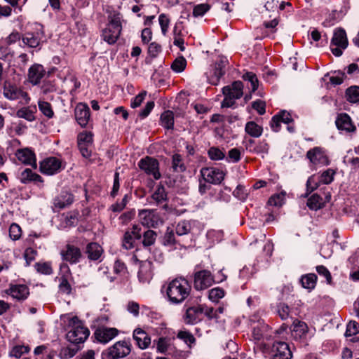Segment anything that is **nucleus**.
I'll use <instances>...</instances> for the list:
<instances>
[{
	"instance_id": "obj_1",
	"label": "nucleus",
	"mask_w": 359,
	"mask_h": 359,
	"mask_svg": "<svg viewBox=\"0 0 359 359\" xmlns=\"http://www.w3.org/2000/svg\"><path fill=\"white\" fill-rule=\"evenodd\" d=\"M168 301L171 304H180L190 295L191 287L184 278H176L164 286Z\"/></svg>"
},
{
	"instance_id": "obj_2",
	"label": "nucleus",
	"mask_w": 359,
	"mask_h": 359,
	"mask_svg": "<svg viewBox=\"0 0 359 359\" xmlns=\"http://www.w3.org/2000/svg\"><path fill=\"white\" fill-rule=\"evenodd\" d=\"M122 16L120 13H114L109 16V22L102 29L101 37L109 45L114 44L120 36L122 30Z\"/></svg>"
},
{
	"instance_id": "obj_3",
	"label": "nucleus",
	"mask_w": 359,
	"mask_h": 359,
	"mask_svg": "<svg viewBox=\"0 0 359 359\" xmlns=\"http://www.w3.org/2000/svg\"><path fill=\"white\" fill-rule=\"evenodd\" d=\"M67 330V339L74 344L83 343L88 336V330L76 316L68 317Z\"/></svg>"
},
{
	"instance_id": "obj_4",
	"label": "nucleus",
	"mask_w": 359,
	"mask_h": 359,
	"mask_svg": "<svg viewBox=\"0 0 359 359\" xmlns=\"http://www.w3.org/2000/svg\"><path fill=\"white\" fill-rule=\"evenodd\" d=\"M243 90V84L240 81H234L231 86H224L222 88L224 99L222 102V107H232L235 104V100L242 97Z\"/></svg>"
},
{
	"instance_id": "obj_5",
	"label": "nucleus",
	"mask_w": 359,
	"mask_h": 359,
	"mask_svg": "<svg viewBox=\"0 0 359 359\" xmlns=\"http://www.w3.org/2000/svg\"><path fill=\"white\" fill-rule=\"evenodd\" d=\"M131 351L130 345L126 341H118L102 353V359H121Z\"/></svg>"
},
{
	"instance_id": "obj_6",
	"label": "nucleus",
	"mask_w": 359,
	"mask_h": 359,
	"mask_svg": "<svg viewBox=\"0 0 359 359\" xmlns=\"http://www.w3.org/2000/svg\"><path fill=\"white\" fill-rule=\"evenodd\" d=\"M348 46V41L346 31L343 28H337L334 31L330 43V50L334 55L339 57L343 50Z\"/></svg>"
},
{
	"instance_id": "obj_7",
	"label": "nucleus",
	"mask_w": 359,
	"mask_h": 359,
	"mask_svg": "<svg viewBox=\"0 0 359 359\" xmlns=\"http://www.w3.org/2000/svg\"><path fill=\"white\" fill-rule=\"evenodd\" d=\"M139 220L147 227L156 228L163 224V220L156 210L143 209L139 211Z\"/></svg>"
},
{
	"instance_id": "obj_8",
	"label": "nucleus",
	"mask_w": 359,
	"mask_h": 359,
	"mask_svg": "<svg viewBox=\"0 0 359 359\" xmlns=\"http://www.w3.org/2000/svg\"><path fill=\"white\" fill-rule=\"evenodd\" d=\"M138 166L147 175L151 176L154 180H157L161 177L159 172L158 161L154 158L147 156L142 158L138 163Z\"/></svg>"
},
{
	"instance_id": "obj_9",
	"label": "nucleus",
	"mask_w": 359,
	"mask_h": 359,
	"mask_svg": "<svg viewBox=\"0 0 359 359\" xmlns=\"http://www.w3.org/2000/svg\"><path fill=\"white\" fill-rule=\"evenodd\" d=\"M201 175L205 182L214 184H220L225 175L223 170L213 167L203 168Z\"/></svg>"
},
{
	"instance_id": "obj_10",
	"label": "nucleus",
	"mask_w": 359,
	"mask_h": 359,
	"mask_svg": "<svg viewBox=\"0 0 359 359\" xmlns=\"http://www.w3.org/2000/svg\"><path fill=\"white\" fill-rule=\"evenodd\" d=\"M4 95L8 100H14L22 98L27 102L29 100L28 94L16 86L6 81L4 85Z\"/></svg>"
},
{
	"instance_id": "obj_11",
	"label": "nucleus",
	"mask_w": 359,
	"mask_h": 359,
	"mask_svg": "<svg viewBox=\"0 0 359 359\" xmlns=\"http://www.w3.org/2000/svg\"><path fill=\"white\" fill-rule=\"evenodd\" d=\"M118 334V330L114 327H99L95 332V339L101 344H107L116 337Z\"/></svg>"
},
{
	"instance_id": "obj_12",
	"label": "nucleus",
	"mask_w": 359,
	"mask_h": 359,
	"mask_svg": "<svg viewBox=\"0 0 359 359\" xmlns=\"http://www.w3.org/2000/svg\"><path fill=\"white\" fill-rule=\"evenodd\" d=\"M62 168V162L55 157L48 158L40 163V170L42 173L53 175L59 172Z\"/></svg>"
},
{
	"instance_id": "obj_13",
	"label": "nucleus",
	"mask_w": 359,
	"mask_h": 359,
	"mask_svg": "<svg viewBox=\"0 0 359 359\" xmlns=\"http://www.w3.org/2000/svg\"><path fill=\"white\" fill-rule=\"evenodd\" d=\"M215 282L211 273L207 270L198 271L194 275V287L197 290H204Z\"/></svg>"
},
{
	"instance_id": "obj_14",
	"label": "nucleus",
	"mask_w": 359,
	"mask_h": 359,
	"mask_svg": "<svg viewBox=\"0 0 359 359\" xmlns=\"http://www.w3.org/2000/svg\"><path fill=\"white\" fill-rule=\"evenodd\" d=\"M306 156L314 166H324L329 164L327 155L320 147H314L309 150Z\"/></svg>"
},
{
	"instance_id": "obj_15",
	"label": "nucleus",
	"mask_w": 359,
	"mask_h": 359,
	"mask_svg": "<svg viewBox=\"0 0 359 359\" xmlns=\"http://www.w3.org/2000/svg\"><path fill=\"white\" fill-rule=\"evenodd\" d=\"M6 293L13 299L24 301L29 295V289L24 284H11L6 290Z\"/></svg>"
},
{
	"instance_id": "obj_16",
	"label": "nucleus",
	"mask_w": 359,
	"mask_h": 359,
	"mask_svg": "<svg viewBox=\"0 0 359 359\" xmlns=\"http://www.w3.org/2000/svg\"><path fill=\"white\" fill-rule=\"evenodd\" d=\"M153 266L150 261L145 260L140 263L137 277L142 283H149L153 278Z\"/></svg>"
},
{
	"instance_id": "obj_17",
	"label": "nucleus",
	"mask_w": 359,
	"mask_h": 359,
	"mask_svg": "<svg viewBox=\"0 0 359 359\" xmlns=\"http://www.w3.org/2000/svg\"><path fill=\"white\" fill-rule=\"evenodd\" d=\"M250 325L252 327V336L255 341H259L264 337H267V331L269 326L262 320L257 321L250 319Z\"/></svg>"
},
{
	"instance_id": "obj_18",
	"label": "nucleus",
	"mask_w": 359,
	"mask_h": 359,
	"mask_svg": "<svg viewBox=\"0 0 359 359\" xmlns=\"http://www.w3.org/2000/svg\"><path fill=\"white\" fill-rule=\"evenodd\" d=\"M273 359H290L292 352L287 343L276 341L272 346Z\"/></svg>"
},
{
	"instance_id": "obj_19",
	"label": "nucleus",
	"mask_w": 359,
	"mask_h": 359,
	"mask_svg": "<svg viewBox=\"0 0 359 359\" xmlns=\"http://www.w3.org/2000/svg\"><path fill=\"white\" fill-rule=\"evenodd\" d=\"M89 146L90 133L86 130L79 133L77 135V147L81 156L85 158L90 157Z\"/></svg>"
},
{
	"instance_id": "obj_20",
	"label": "nucleus",
	"mask_w": 359,
	"mask_h": 359,
	"mask_svg": "<svg viewBox=\"0 0 359 359\" xmlns=\"http://www.w3.org/2000/svg\"><path fill=\"white\" fill-rule=\"evenodd\" d=\"M75 118L81 127H86L90 120V111L86 104L79 103L75 108Z\"/></svg>"
},
{
	"instance_id": "obj_21",
	"label": "nucleus",
	"mask_w": 359,
	"mask_h": 359,
	"mask_svg": "<svg viewBox=\"0 0 359 359\" xmlns=\"http://www.w3.org/2000/svg\"><path fill=\"white\" fill-rule=\"evenodd\" d=\"M60 254L63 260L72 264L78 262L81 257L80 250L71 245H67L65 250H62Z\"/></svg>"
},
{
	"instance_id": "obj_22",
	"label": "nucleus",
	"mask_w": 359,
	"mask_h": 359,
	"mask_svg": "<svg viewBox=\"0 0 359 359\" xmlns=\"http://www.w3.org/2000/svg\"><path fill=\"white\" fill-rule=\"evenodd\" d=\"M18 159L22 163L29 165L34 168H36V161L34 153L30 149H18L15 154Z\"/></svg>"
},
{
	"instance_id": "obj_23",
	"label": "nucleus",
	"mask_w": 359,
	"mask_h": 359,
	"mask_svg": "<svg viewBox=\"0 0 359 359\" xmlns=\"http://www.w3.org/2000/svg\"><path fill=\"white\" fill-rule=\"evenodd\" d=\"M331 199V194L327 193L323 198L317 194H313L307 201V206L312 210H318L324 207L325 204Z\"/></svg>"
},
{
	"instance_id": "obj_24",
	"label": "nucleus",
	"mask_w": 359,
	"mask_h": 359,
	"mask_svg": "<svg viewBox=\"0 0 359 359\" xmlns=\"http://www.w3.org/2000/svg\"><path fill=\"white\" fill-rule=\"evenodd\" d=\"M336 126L340 130L353 132L355 126L353 124L351 117L346 114H340L336 119Z\"/></svg>"
},
{
	"instance_id": "obj_25",
	"label": "nucleus",
	"mask_w": 359,
	"mask_h": 359,
	"mask_svg": "<svg viewBox=\"0 0 359 359\" xmlns=\"http://www.w3.org/2000/svg\"><path fill=\"white\" fill-rule=\"evenodd\" d=\"M133 339L141 349L147 348L151 344V338L148 334L141 328H136L133 331Z\"/></svg>"
},
{
	"instance_id": "obj_26",
	"label": "nucleus",
	"mask_w": 359,
	"mask_h": 359,
	"mask_svg": "<svg viewBox=\"0 0 359 359\" xmlns=\"http://www.w3.org/2000/svg\"><path fill=\"white\" fill-rule=\"evenodd\" d=\"M43 36L42 32H27L22 36V42L29 48H36L40 45Z\"/></svg>"
},
{
	"instance_id": "obj_27",
	"label": "nucleus",
	"mask_w": 359,
	"mask_h": 359,
	"mask_svg": "<svg viewBox=\"0 0 359 359\" xmlns=\"http://www.w3.org/2000/svg\"><path fill=\"white\" fill-rule=\"evenodd\" d=\"M74 201L73 195L67 191H62L54 199L53 204L55 208L63 209L71 205Z\"/></svg>"
},
{
	"instance_id": "obj_28",
	"label": "nucleus",
	"mask_w": 359,
	"mask_h": 359,
	"mask_svg": "<svg viewBox=\"0 0 359 359\" xmlns=\"http://www.w3.org/2000/svg\"><path fill=\"white\" fill-rule=\"evenodd\" d=\"M201 311L200 306L189 307L187 309L184 320L188 324H196L200 320Z\"/></svg>"
},
{
	"instance_id": "obj_29",
	"label": "nucleus",
	"mask_w": 359,
	"mask_h": 359,
	"mask_svg": "<svg viewBox=\"0 0 359 359\" xmlns=\"http://www.w3.org/2000/svg\"><path fill=\"white\" fill-rule=\"evenodd\" d=\"M151 199L154 201L157 205H163V208H167V204L164 203L167 201V194L165 193V188L162 186H158L156 187V190L151 195Z\"/></svg>"
},
{
	"instance_id": "obj_30",
	"label": "nucleus",
	"mask_w": 359,
	"mask_h": 359,
	"mask_svg": "<svg viewBox=\"0 0 359 359\" xmlns=\"http://www.w3.org/2000/svg\"><path fill=\"white\" fill-rule=\"evenodd\" d=\"M44 70L41 65H35L29 69V79L34 84H37L43 76Z\"/></svg>"
},
{
	"instance_id": "obj_31",
	"label": "nucleus",
	"mask_w": 359,
	"mask_h": 359,
	"mask_svg": "<svg viewBox=\"0 0 359 359\" xmlns=\"http://www.w3.org/2000/svg\"><path fill=\"white\" fill-rule=\"evenodd\" d=\"M20 180L21 182L24 184H27L30 182H43L42 177L39 175L33 172L32 170L29 168H26L21 172Z\"/></svg>"
},
{
	"instance_id": "obj_32",
	"label": "nucleus",
	"mask_w": 359,
	"mask_h": 359,
	"mask_svg": "<svg viewBox=\"0 0 359 359\" xmlns=\"http://www.w3.org/2000/svg\"><path fill=\"white\" fill-rule=\"evenodd\" d=\"M194 222L191 220H181L175 227V232L177 235L182 236L187 235L191 232L194 225Z\"/></svg>"
},
{
	"instance_id": "obj_33",
	"label": "nucleus",
	"mask_w": 359,
	"mask_h": 359,
	"mask_svg": "<svg viewBox=\"0 0 359 359\" xmlns=\"http://www.w3.org/2000/svg\"><path fill=\"white\" fill-rule=\"evenodd\" d=\"M245 131L253 137H259L262 135L263 129L255 121H249L245 125Z\"/></svg>"
},
{
	"instance_id": "obj_34",
	"label": "nucleus",
	"mask_w": 359,
	"mask_h": 359,
	"mask_svg": "<svg viewBox=\"0 0 359 359\" xmlns=\"http://www.w3.org/2000/svg\"><path fill=\"white\" fill-rule=\"evenodd\" d=\"M161 126L168 129H172L174 126V114L170 110L164 111L161 116Z\"/></svg>"
},
{
	"instance_id": "obj_35",
	"label": "nucleus",
	"mask_w": 359,
	"mask_h": 359,
	"mask_svg": "<svg viewBox=\"0 0 359 359\" xmlns=\"http://www.w3.org/2000/svg\"><path fill=\"white\" fill-rule=\"evenodd\" d=\"M45 97L39 99L38 101V106L39 111L48 118H51L54 116V111L51 107V104L45 101Z\"/></svg>"
},
{
	"instance_id": "obj_36",
	"label": "nucleus",
	"mask_w": 359,
	"mask_h": 359,
	"mask_svg": "<svg viewBox=\"0 0 359 359\" xmlns=\"http://www.w3.org/2000/svg\"><path fill=\"white\" fill-rule=\"evenodd\" d=\"M317 280V276L314 273H309L303 276L301 278V283L303 287L312 290L315 287Z\"/></svg>"
},
{
	"instance_id": "obj_37",
	"label": "nucleus",
	"mask_w": 359,
	"mask_h": 359,
	"mask_svg": "<svg viewBox=\"0 0 359 359\" xmlns=\"http://www.w3.org/2000/svg\"><path fill=\"white\" fill-rule=\"evenodd\" d=\"M227 64V60L224 57H222L215 63L214 69V76L216 78V81L218 82L219 79L224 74L225 67Z\"/></svg>"
},
{
	"instance_id": "obj_38",
	"label": "nucleus",
	"mask_w": 359,
	"mask_h": 359,
	"mask_svg": "<svg viewBox=\"0 0 359 359\" xmlns=\"http://www.w3.org/2000/svg\"><path fill=\"white\" fill-rule=\"evenodd\" d=\"M157 234L153 230H147L143 233L142 244L144 247H149L155 243Z\"/></svg>"
},
{
	"instance_id": "obj_39",
	"label": "nucleus",
	"mask_w": 359,
	"mask_h": 359,
	"mask_svg": "<svg viewBox=\"0 0 359 359\" xmlns=\"http://www.w3.org/2000/svg\"><path fill=\"white\" fill-rule=\"evenodd\" d=\"M347 100L352 103L359 102V87L351 86L346 91Z\"/></svg>"
},
{
	"instance_id": "obj_40",
	"label": "nucleus",
	"mask_w": 359,
	"mask_h": 359,
	"mask_svg": "<svg viewBox=\"0 0 359 359\" xmlns=\"http://www.w3.org/2000/svg\"><path fill=\"white\" fill-rule=\"evenodd\" d=\"M269 149V146L268 143L263 140L259 142V143L253 149H250V151L261 155L262 157L264 158V156L268 154Z\"/></svg>"
},
{
	"instance_id": "obj_41",
	"label": "nucleus",
	"mask_w": 359,
	"mask_h": 359,
	"mask_svg": "<svg viewBox=\"0 0 359 359\" xmlns=\"http://www.w3.org/2000/svg\"><path fill=\"white\" fill-rule=\"evenodd\" d=\"M172 167L175 172H182L186 170V167L182 162V156L175 154L172 156Z\"/></svg>"
},
{
	"instance_id": "obj_42",
	"label": "nucleus",
	"mask_w": 359,
	"mask_h": 359,
	"mask_svg": "<svg viewBox=\"0 0 359 359\" xmlns=\"http://www.w3.org/2000/svg\"><path fill=\"white\" fill-rule=\"evenodd\" d=\"M177 243L175 239L174 231L172 229L168 227L163 238V244L165 246H174Z\"/></svg>"
},
{
	"instance_id": "obj_43",
	"label": "nucleus",
	"mask_w": 359,
	"mask_h": 359,
	"mask_svg": "<svg viewBox=\"0 0 359 359\" xmlns=\"http://www.w3.org/2000/svg\"><path fill=\"white\" fill-rule=\"evenodd\" d=\"M55 90V85L50 82H44L41 87V92L44 96H46V99L53 100V96L51 93H54Z\"/></svg>"
},
{
	"instance_id": "obj_44",
	"label": "nucleus",
	"mask_w": 359,
	"mask_h": 359,
	"mask_svg": "<svg viewBox=\"0 0 359 359\" xmlns=\"http://www.w3.org/2000/svg\"><path fill=\"white\" fill-rule=\"evenodd\" d=\"M209 158L212 161H219L225 158L224 153L218 147H212L208 151Z\"/></svg>"
},
{
	"instance_id": "obj_45",
	"label": "nucleus",
	"mask_w": 359,
	"mask_h": 359,
	"mask_svg": "<svg viewBox=\"0 0 359 359\" xmlns=\"http://www.w3.org/2000/svg\"><path fill=\"white\" fill-rule=\"evenodd\" d=\"M187 65V60L182 56L177 57L171 65L172 69L177 72L180 73L183 72Z\"/></svg>"
},
{
	"instance_id": "obj_46",
	"label": "nucleus",
	"mask_w": 359,
	"mask_h": 359,
	"mask_svg": "<svg viewBox=\"0 0 359 359\" xmlns=\"http://www.w3.org/2000/svg\"><path fill=\"white\" fill-rule=\"evenodd\" d=\"M293 332L297 333L299 337L305 335L308 332L307 325L302 321L294 320L293 322Z\"/></svg>"
},
{
	"instance_id": "obj_47",
	"label": "nucleus",
	"mask_w": 359,
	"mask_h": 359,
	"mask_svg": "<svg viewBox=\"0 0 359 359\" xmlns=\"http://www.w3.org/2000/svg\"><path fill=\"white\" fill-rule=\"evenodd\" d=\"M34 267L37 272L43 275H50L53 273V269L48 262H37Z\"/></svg>"
},
{
	"instance_id": "obj_48",
	"label": "nucleus",
	"mask_w": 359,
	"mask_h": 359,
	"mask_svg": "<svg viewBox=\"0 0 359 359\" xmlns=\"http://www.w3.org/2000/svg\"><path fill=\"white\" fill-rule=\"evenodd\" d=\"M177 337L183 340L184 343L189 346L196 341L194 335L191 332L185 330L180 331L177 334Z\"/></svg>"
},
{
	"instance_id": "obj_49",
	"label": "nucleus",
	"mask_w": 359,
	"mask_h": 359,
	"mask_svg": "<svg viewBox=\"0 0 359 359\" xmlns=\"http://www.w3.org/2000/svg\"><path fill=\"white\" fill-rule=\"evenodd\" d=\"M136 240V238H134L132 233L128 231L125 233L123 236V246L127 250L132 249L135 246V242Z\"/></svg>"
},
{
	"instance_id": "obj_50",
	"label": "nucleus",
	"mask_w": 359,
	"mask_h": 359,
	"mask_svg": "<svg viewBox=\"0 0 359 359\" xmlns=\"http://www.w3.org/2000/svg\"><path fill=\"white\" fill-rule=\"evenodd\" d=\"M284 193L274 194L269 198L268 204L272 206H281L284 203Z\"/></svg>"
},
{
	"instance_id": "obj_51",
	"label": "nucleus",
	"mask_w": 359,
	"mask_h": 359,
	"mask_svg": "<svg viewBox=\"0 0 359 359\" xmlns=\"http://www.w3.org/2000/svg\"><path fill=\"white\" fill-rule=\"evenodd\" d=\"M319 182H317L316 177L315 175H312L309 177L306 182V193L305 194V197H306L310 193L316 189L319 186Z\"/></svg>"
},
{
	"instance_id": "obj_52",
	"label": "nucleus",
	"mask_w": 359,
	"mask_h": 359,
	"mask_svg": "<svg viewBox=\"0 0 359 359\" xmlns=\"http://www.w3.org/2000/svg\"><path fill=\"white\" fill-rule=\"evenodd\" d=\"M224 296V291L219 287H215L209 291V299L212 302H217Z\"/></svg>"
},
{
	"instance_id": "obj_53",
	"label": "nucleus",
	"mask_w": 359,
	"mask_h": 359,
	"mask_svg": "<svg viewBox=\"0 0 359 359\" xmlns=\"http://www.w3.org/2000/svg\"><path fill=\"white\" fill-rule=\"evenodd\" d=\"M22 235V230L20 226L16 224L13 223L9 228V236L13 241L20 239Z\"/></svg>"
},
{
	"instance_id": "obj_54",
	"label": "nucleus",
	"mask_w": 359,
	"mask_h": 359,
	"mask_svg": "<svg viewBox=\"0 0 359 359\" xmlns=\"http://www.w3.org/2000/svg\"><path fill=\"white\" fill-rule=\"evenodd\" d=\"M210 9V6L207 4H201L194 6L193 15L195 18L201 17L205 15Z\"/></svg>"
},
{
	"instance_id": "obj_55",
	"label": "nucleus",
	"mask_w": 359,
	"mask_h": 359,
	"mask_svg": "<svg viewBox=\"0 0 359 359\" xmlns=\"http://www.w3.org/2000/svg\"><path fill=\"white\" fill-rule=\"evenodd\" d=\"M334 175V171L333 170L327 169L321 174L319 180V183L325 184H328L331 183L333 180Z\"/></svg>"
},
{
	"instance_id": "obj_56",
	"label": "nucleus",
	"mask_w": 359,
	"mask_h": 359,
	"mask_svg": "<svg viewBox=\"0 0 359 359\" xmlns=\"http://www.w3.org/2000/svg\"><path fill=\"white\" fill-rule=\"evenodd\" d=\"M108 267L105 266H100L97 269V271L95 273V277L100 279H102L104 281H110L111 282L113 279L110 278L108 275Z\"/></svg>"
},
{
	"instance_id": "obj_57",
	"label": "nucleus",
	"mask_w": 359,
	"mask_h": 359,
	"mask_svg": "<svg viewBox=\"0 0 359 359\" xmlns=\"http://www.w3.org/2000/svg\"><path fill=\"white\" fill-rule=\"evenodd\" d=\"M359 332V324L355 321H350L345 332L346 337H351Z\"/></svg>"
},
{
	"instance_id": "obj_58",
	"label": "nucleus",
	"mask_w": 359,
	"mask_h": 359,
	"mask_svg": "<svg viewBox=\"0 0 359 359\" xmlns=\"http://www.w3.org/2000/svg\"><path fill=\"white\" fill-rule=\"evenodd\" d=\"M241 153L238 148H233L228 152L226 161L231 163H237L241 160Z\"/></svg>"
},
{
	"instance_id": "obj_59",
	"label": "nucleus",
	"mask_w": 359,
	"mask_h": 359,
	"mask_svg": "<svg viewBox=\"0 0 359 359\" xmlns=\"http://www.w3.org/2000/svg\"><path fill=\"white\" fill-rule=\"evenodd\" d=\"M78 348L65 347L61 349L60 357L61 359H69L74 356L78 351Z\"/></svg>"
},
{
	"instance_id": "obj_60",
	"label": "nucleus",
	"mask_w": 359,
	"mask_h": 359,
	"mask_svg": "<svg viewBox=\"0 0 359 359\" xmlns=\"http://www.w3.org/2000/svg\"><path fill=\"white\" fill-rule=\"evenodd\" d=\"M158 21L162 34L163 35L165 36L168 30L170 20L165 14L162 13L158 17Z\"/></svg>"
},
{
	"instance_id": "obj_61",
	"label": "nucleus",
	"mask_w": 359,
	"mask_h": 359,
	"mask_svg": "<svg viewBox=\"0 0 359 359\" xmlns=\"http://www.w3.org/2000/svg\"><path fill=\"white\" fill-rule=\"evenodd\" d=\"M103 253L102 248L96 243H91V260H97Z\"/></svg>"
},
{
	"instance_id": "obj_62",
	"label": "nucleus",
	"mask_w": 359,
	"mask_h": 359,
	"mask_svg": "<svg viewBox=\"0 0 359 359\" xmlns=\"http://www.w3.org/2000/svg\"><path fill=\"white\" fill-rule=\"evenodd\" d=\"M278 313L282 320H286L290 316V309L289 306L284 304L280 303L278 305Z\"/></svg>"
},
{
	"instance_id": "obj_63",
	"label": "nucleus",
	"mask_w": 359,
	"mask_h": 359,
	"mask_svg": "<svg viewBox=\"0 0 359 359\" xmlns=\"http://www.w3.org/2000/svg\"><path fill=\"white\" fill-rule=\"evenodd\" d=\"M29 351V348L25 346H14L11 351L9 355L11 357H15L16 358L21 357V355Z\"/></svg>"
},
{
	"instance_id": "obj_64",
	"label": "nucleus",
	"mask_w": 359,
	"mask_h": 359,
	"mask_svg": "<svg viewBox=\"0 0 359 359\" xmlns=\"http://www.w3.org/2000/svg\"><path fill=\"white\" fill-rule=\"evenodd\" d=\"M161 50V46L156 42L151 43L148 47V53L151 57H157Z\"/></svg>"
}]
</instances>
